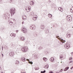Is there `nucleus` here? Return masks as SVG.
I'll list each match as a JSON object with an SVG mask.
<instances>
[{"instance_id": "obj_39", "label": "nucleus", "mask_w": 73, "mask_h": 73, "mask_svg": "<svg viewBox=\"0 0 73 73\" xmlns=\"http://www.w3.org/2000/svg\"><path fill=\"white\" fill-rule=\"evenodd\" d=\"M2 56H3V54H2Z\"/></svg>"}, {"instance_id": "obj_34", "label": "nucleus", "mask_w": 73, "mask_h": 73, "mask_svg": "<svg viewBox=\"0 0 73 73\" xmlns=\"http://www.w3.org/2000/svg\"><path fill=\"white\" fill-rule=\"evenodd\" d=\"M27 60L28 61H29V59H27Z\"/></svg>"}, {"instance_id": "obj_35", "label": "nucleus", "mask_w": 73, "mask_h": 73, "mask_svg": "<svg viewBox=\"0 0 73 73\" xmlns=\"http://www.w3.org/2000/svg\"><path fill=\"white\" fill-rule=\"evenodd\" d=\"M24 23V21L22 23V24H23Z\"/></svg>"}, {"instance_id": "obj_30", "label": "nucleus", "mask_w": 73, "mask_h": 73, "mask_svg": "<svg viewBox=\"0 0 73 73\" xmlns=\"http://www.w3.org/2000/svg\"><path fill=\"white\" fill-rule=\"evenodd\" d=\"M49 73H53V72L52 71H50L49 72Z\"/></svg>"}, {"instance_id": "obj_26", "label": "nucleus", "mask_w": 73, "mask_h": 73, "mask_svg": "<svg viewBox=\"0 0 73 73\" xmlns=\"http://www.w3.org/2000/svg\"><path fill=\"white\" fill-rule=\"evenodd\" d=\"M72 60V57H71L69 58V60L70 61V60Z\"/></svg>"}, {"instance_id": "obj_27", "label": "nucleus", "mask_w": 73, "mask_h": 73, "mask_svg": "<svg viewBox=\"0 0 73 73\" xmlns=\"http://www.w3.org/2000/svg\"><path fill=\"white\" fill-rule=\"evenodd\" d=\"M34 13H33V12H31V15H32H32H34Z\"/></svg>"}, {"instance_id": "obj_11", "label": "nucleus", "mask_w": 73, "mask_h": 73, "mask_svg": "<svg viewBox=\"0 0 73 73\" xmlns=\"http://www.w3.org/2000/svg\"><path fill=\"white\" fill-rule=\"evenodd\" d=\"M30 4L31 5H33L34 4V2L33 1H31L30 3Z\"/></svg>"}, {"instance_id": "obj_38", "label": "nucleus", "mask_w": 73, "mask_h": 73, "mask_svg": "<svg viewBox=\"0 0 73 73\" xmlns=\"http://www.w3.org/2000/svg\"><path fill=\"white\" fill-rule=\"evenodd\" d=\"M1 73H3V71H1Z\"/></svg>"}, {"instance_id": "obj_25", "label": "nucleus", "mask_w": 73, "mask_h": 73, "mask_svg": "<svg viewBox=\"0 0 73 73\" xmlns=\"http://www.w3.org/2000/svg\"><path fill=\"white\" fill-rule=\"evenodd\" d=\"M29 64H33V62H29Z\"/></svg>"}, {"instance_id": "obj_36", "label": "nucleus", "mask_w": 73, "mask_h": 73, "mask_svg": "<svg viewBox=\"0 0 73 73\" xmlns=\"http://www.w3.org/2000/svg\"><path fill=\"white\" fill-rule=\"evenodd\" d=\"M33 30H34V29H35V28L33 29V27L32 28Z\"/></svg>"}, {"instance_id": "obj_10", "label": "nucleus", "mask_w": 73, "mask_h": 73, "mask_svg": "<svg viewBox=\"0 0 73 73\" xmlns=\"http://www.w3.org/2000/svg\"><path fill=\"white\" fill-rule=\"evenodd\" d=\"M58 10L60 11H61V12H62L63 11V9L61 7H59L58 8Z\"/></svg>"}, {"instance_id": "obj_23", "label": "nucleus", "mask_w": 73, "mask_h": 73, "mask_svg": "<svg viewBox=\"0 0 73 73\" xmlns=\"http://www.w3.org/2000/svg\"><path fill=\"white\" fill-rule=\"evenodd\" d=\"M33 20H34V21H35V20H37L36 18H34L33 17Z\"/></svg>"}, {"instance_id": "obj_18", "label": "nucleus", "mask_w": 73, "mask_h": 73, "mask_svg": "<svg viewBox=\"0 0 73 73\" xmlns=\"http://www.w3.org/2000/svg\"><path fill=\"white\" fill-rule=\"evenodd\" d=\"M67 37H68V38H69L70 37H71V35L70 34H69L67 35Z\"/></svg>"}, {"instance_id": "obj_33", "label": "nucleus", "mask_w": 73, "mask_h": 73, "mask_svg": "<svg viewBox=\"0 0 73 73\" xmlns=\"http://www.w3.org/2000/svg\"><path fill=\"white\" fill-rule=\"evenodd\" d=\"M61 41H62V42H64V41L62 40Z\"/></svg>"}, {"instance_id": "obj_15", "label": "nucleus", "mask_w": 73, "mask_h": 73, "mask_svg": "<svg viewBox=\"0 0 73 73\" xmlns=\"http://www.w3.org/2000/svg\"><path fill=\"white\" fill-rule=\"evenodd\" d=\"M69 67H67L64 70V71H66V70H68V69H69Z\"/></svg>"}, {"instance_id": "obj_14", "label": "nucleus", "mask_w": 73, "mask_h": 73, "mask_svg": "<svg viewBox=\"0 0 73 73\" xmlns=\"http://www.w3.org/2000/svg\"><path fill=\"white\" fill-rule=\"evenodd\" d=\"M50 61H52V62H53L54 61V58H51L50 59Z\"/></svg>"}, {"instance_id": "obj_5", "label": "nucleus", "mask_w": 73, "mask_h": 73, "mask_svg": "<svg viewBox=\"0 0 73 73\" xmlns=\"http://www.w3.org/2000/svg\"><path fill=\"white\" fill-rule=\"evenodd\" d=\"M66 48L67 49H69L70 48V45L69 44H67L66 45Z\"/></svg>"}, {"instance_id": "obj_32", "label": "nucleus", "mask_w": 73, "mask_h": 73, "mask_svg": "<svg viewBox=\"0 0 73 73\" xmlns=\"http://www.w3.org/2000/svg\"><path fill=\"white\" fill-rule=\"evenodd\" d=\"M62 71H63V69H61V70H60V72H62Z\"/></svg>"}, {"instance_id": "obj_37", "label": "nucleus", "mask_w": 73, "mask_h": 73, "mask_svg": "<svg viewBox=\"0 0 73 73\" xmlns=\"http://www.w3.org/2000/svg\"><path fill=\"white\" fill-rule=\"evenodd\" d=\"M18 30H17L16 31V32H18Z\"/></svg>"}, {"instance_id": "obj_1", "label": "nucleus", "mask_w": 73, "mask_h": 73, "mask_svg": "<svg viewBox=\"0 0 73 73\" xmlns=\"http://www.w3.org/2000/svg\"><path fill=\"white\" fill-rule=\"evenodd\" d=\"M22 50L23 52H26L28 50V48L27 46L23 47L22 48Z\"/></svg>"}, {"instance_id": "obj_21", "label": "nucleus", "mask_w": 73, "mask_h": 73, "mask_svg": "<svg viewBox=\"0 0 73 73\" xmlns=\"http://www.w3.org/2000/svg\"><path fill=\"white\" fill-rule=\"evenodd\" d=\"M11 23H13V24L14 25V24H16V22H12V21H11Z\"/></svg>"}, {"instance_id": "obj_9", "label": "nucleus", "mask_w": 73, "mask_h": 73, "mask_svg": "<svg viewBox=\"0 0 73 73\" xmlns=\"http://www.w3.org/2000/svg\"><path fill=\"white\" fill-rule=\"evenodd\" d=\"M44 68L46 69H48L49 65H48V64H46L44 66Z\"/></svg>"}, {"instance_id": "obj_31", "label": "nucleus", "mask_w": 73, "mask_h": 73, "mask_svg": "<svg viewBox=\"0 0 73 73\" xmlns=\"http://www.w3.org/2000/svg\"><path fill=\"white\" fill-rule=\"evenodd\" d=\"M71 55L72 56H73V52H72L71 53Z\"/></svg>"}, {"instance_id": "obj_4", "label": "nucleus", "mask_w": 73, "mask_h": 73, "mask_svg": "<svg viewBox=\"0 0 73 73\" xmlns=\"http://www.w3.org/2000/svg\"><path fill=\"white\" fill-rule=\"evenodd\" d=\"M26 11L27 12H29L30 11V7L29 6H27L26 8Z\"/></svg>"}, {"instance_id": "obj_3", "label": "nucleus", "mask_w": 73, "mask_h": 73, "mask_svg": "<svg viewBox=\"0 0 73 73\" xmlns=\"http://www.w3.org/2000/svg\"><path fill=\"white\" fill-rule=\"evenodd\" d=\"M22 31L24 33H26L27 32V29L25 27H23L22 29Z\"/></svg>"}, {"instance_id": "obj_13", "label": "nucleus", "mask_w": 73, "mask_h": 73, "mask_svg": "<svg viewBox=\"0 0 73 73\" xmlns=\"http://www.w3.org/2000/svg\"><path fill=\"white\" fill-rule=\"evenodd\" d=\"M10 36H11V37H15L16 35L13 33H12L10 35Z\"/></svg>"}, {"instance_id": "obj_28", "label": "nucleus", "mask_w": 73, "mask_h": 73, "mask_svg": "<svg viewBox=\"0 0 73 73\" xmlns=\"http://www.w3.org/2000/svg\"><path fill=\"white\" fill-rule=\"evenodd\" d=\"M70 10H71V12H72L73 13V9H71Z\"/></svg>"}, {"instance_id": "obj_6", "label": "nucleus", "mask_w": 73, "mask_h": 73, "mask_svg": "<svg viewBox=\"0 0 73 73\" xmlns=\"http://www.w3.org/2000/svg\"><path fill=\"white\" fill-rule=\"evenodd\" d=\"M22 19L23 20H26L27 19V16L25 15H23Z\"/></svg>"}, {"instance_id": "obj_2", "label": "nucleus", "mask_w": 73, "mask_h": 73, "mask_svg": "<svg viewBox=\"0 0 73 73\" xmlns=\"http://www.w3.org/2000/svg\"><path fill=\"white\" fill-rule=\"evenodd\" d=\"M15 8H13L11 10V15H13L14 14H15Z\"/></svg>"}, {"instance_id": "obj_16", "label": "nucleus", "mask_w": 73, "mask_h": 73, "mask_svg": "<svg viewBox=\"0 0 73 73\" xmlns=\"http://www.w3.org/2000/svg\"><path fill=\"white\" fill-rule=\"evenodd\" d=\"M48 16L50 18H51V17H52V15L50 14H49Z\"/></svg>"}, {"instance_id": "obj_19", "label": "nucleus", "mask_w": 73, "mask_h": 73, "mask_svg": "<svg viewBox=\"0 0 73 73\" xmlns=\"http://www.w3.org/2000/svg\"><path fill=\"white\" fill-rule=\"evenodd\" d=\"M33 17L34 18H36V19H37V16L36 15H34L33 16Z\"/></svg>"}, {"instance_id": "obj_17", "label": "nucleus", "mask_w": 73, "mask_h": 73, "mask_svg": "<svg viewBox=\"0 0 73 73\" xmlns=\"http://www.w3.org/2000/svg\"><path fill=\"white\" fill-rule=\"evenodd\" d=\"M43 59L44 61H46V60H47V59H46V58L45 57L43 58Z\"/></svg>"}, {"instance_id": "obj_29", "label": "nucleus", "mask_w": 73, "mask_h": 73, "mask_svg": "<svg viewBox=\"0 0 73 73\" xmlns=\"http://www.w3.org/2000/svg\"><path fill=\"white\" fill-rule=\"evenodd\" d=\"M73 62V61L72 60H71L70 61L69 63H72Z\"/></svg>"}, {"instance_id": "obj_24", "label": "nucleus", "mask_w": 73, "mask_h": 73, "mask_svg": "<svg viewBox=\"0 0 73 73\" xmlns=\"http://www.w3.org/2000/svg\"><path fill=\"white\" fill-rule=\"evenodd\" d=\"M46 71L45 70H44V71H41V73H45V72Z\"/></svg>"}, {"instance_id": "obj_22", "label": "nucleus", "mask_w": 73, "mask_h": 73, "mask_svg": "<svg viewBox=\"0 0 73 73\" xmlns=\"http://www.w3.org/2000/svg\"><path fill=\"white\" fill-rule=\"evenodd\" d=\"M63 57V55H61L60 56V58H62Z\"/></svg>"}, {"instance_id": "obj_12", "label": "nucleus", "mask_w": 73, "mask_h": 73, "mask_svg": "<svg viewBox=\"0 0 73 73\" xmlns=\"http://www.w3.org/2000/svg\"><path fill=\"white\" fill-rule=\"evenodd\" d=\"M21 60L23 62L25 61V57H22Z\"/></svg>"}, {"instance_id": "obj_8", "label": "nucleus", "mask_w": 73, "mask_h": 73, "mask_svg": "<svg viewBox=\"0 0 73 73\" xmlns=\"http://www.w3.org/2000/svg\"><path fill=\"white\" fill-rule=\"evenodd\" d=\"M13 54H14V52H10L9 54V55L10 56H13Z\"/></svg>"}, {"instance_id": "obj_20", "label": "nucleus", "mask_w": 73, "mask_h": 73, "mask_svg": "<svg viewBox=\"0 0 73 73\" xmlns=\"http://www.w3.org/2000/svg\"><path fill=\"white\" fill-rule=\"evenodd\" d=\"M19 63V62L18 60H17L16 61V62H15L16 64H18Z\"/></svg>"}, {"instance_id": "obj_7", "label": "nucleus", "mask_w": 73, "mask_h": 73, "mask_svg": "<svg viewBox=\"0 0 73 73\" xmlns=\"http://www.w3.org/2000/svg\"><path fill=\"white\" fill-rule=\"evenodd\" d=\"M20 39H21V41H24V40H25V38L23 36H21L20 38Z\"/></svg>"}]
</instances>
